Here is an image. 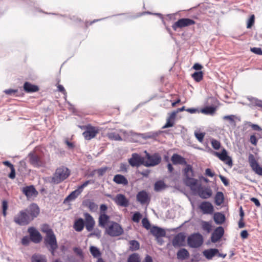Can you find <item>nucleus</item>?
Segmentation results:
<instances>
[{
	"mask_svg": "<svg viewBox=\"0 0 262 262\" xmlns=\"http://www.w3.org/2000/svg\"><path fill=\"white\" fill-rule=\"evenodd\" d=\"M255 16L254 15L252 14L250 16V18L248 20L247 24V28H251L254 24Z\"/></svg>",
	"mask_w": 262,
	"mask_h": 262,
	"instance_id": "603ef678",
	"label": "nucleus"
},
{
	"mask_svg": "<svg viewBox=\"0 0 262 262\" xmlns=\"http://www.w3.org/2000/svg\"><path fill=\"white\" fill-rule=\"evenodd\" d=\"M127 262H141L140 255L137 253L130 254L127 258Z\"/></svg>",
	"mask_w": 262,
	"mask_h": 262,
	"instance_id": "e433bc0d",
	"label": "nucleus"
},
{
	"mask_svg": "<svg viewBox=\"0 0 262 262\" xmlns=\"http://www.w3.org/2000/svg\"><path fill=\"white\" fill-rule=\"evenodd\" d=\"M199 208L204 214H211L214 211V207L212 204L207 201L201 202L199 205Z\"/></svg>",
	"mask_w": 262,
	"mask_h": 262,
	"instance_id": "dca6fc26",
	"label": "nucleus"
},
{
	"mask_svg": "<svg viewBox=\"0 0 262 262\" xmlns=\"http://www.w3.org/2000/svg\"><path fill=\"white\" fill-rule=\"evenodd\" d=\"M57 87L58 91L62 93L65 96H67V92L62 85L58 84Z\"/></svg>",
	"mask_w": 262,
	"mask_h": 262,
	"instance_id": "052dcab7",
	"label": "nucleus"
},
{
	"mask_svg": "<svg viewBox=\"0 0 262 262\" xmlns=\"http://www.w3.org/2000/svg\"><path fill=\"white\" fill-rule=\"evenodd\" d=\"M107 209V207L105 204H102L100 207V213H105V211Z\"/></svg>",
	"mask_w": 262,
	"mask_h": 262,
	"instance_id": "0e129e2a",
	"label": "nucleus"
},
{
	"mask_svg": "<svg viewBox=\"0 0 262 262\" xmlns=\"http://www.w3.org/2000/svg\"><path fill=\"white\" fill-rule=\"evenodd\" d=\"M214 155L217 157L220 160L223 161L229 166H232L233 163L232 159L230 156L228 155L227 151L225 148H223L221 152L214 151Z\"/></svg>",
	"mask_w": 262,
	"mask_h": 262,
	"instance_id": "4468645a",
	"label": "nucleus"
},
{
	"mask_svg": "<svg viewBox=\"0 0 262 262\" xmlns=\"http://www.w3.org/2000/svg\"><path fill=\"white\" fill-rule=\"evenodd\" d=\"M199 196L203 199H207L210 198L212 195V191L209 186H202L200 185L195 190Z\"/></svg>",
	"mask_w": 262,
	"mask_h": 262,
	"instance_id": "9b49d317",
	"label": "nucleus"
},
{
	"mask_svg": "<svg viewBox=\"0 0 262 262\" xmlns=\"http://www.w3.org/2000/svg\"><path fill=\"white\" fill-rule=\"evenodd\" d=\"M213 218L215 222L217 224H223L225 220L224 215L220 212L215 213Z\"/></svg>",
	"mask_w": 262,
	"mask_h": 262,
	"instance_id": "f704fd0d",
	"label": "nucleus"
},
{
	"mask_svg": "<svg viewBox=\"0 0 262 262\" xmlns=\"http://www.w3.org/2000/svg\"><path fill=\"white\" fill-rule=\"evenodd\" d=\"M250 51L255 54L262 55V49L260 48H251Z\"/></svg>",
	"mask_w": 262,
	"mask_h": 262,
	"instance_id": "4d7b16f0",
	"label": "nucleus"
},
{
	"mask_svg": "<svg viewBox=\"0 0 262 262\" xmlns=\"http://www.w3.org/2000/svg\"><path fill=\"white\" fill-rule=\"evenodd\" d=\"M42 232L46 234L43 239V244L48 250L54 255L55 251L58 248V243L56 236L53 230L47 224L43 225L41 227Z\"/></svg>",
	"mask_w": 262,
	"mask_h": 262,
	"instance_id": "f257e3e1",
	"label": "nucleus"
},
{
	"mask_svg": "<svg viewBox=\"0 0 262 262\" xmlns=\"http://www.w3.org/2000/svg\"><path fill=\"white\" fill-rule=\"evenodd\" d=\"M195 22L193 19L188 18H183L179 19L175 22L172 26L173 30L177 31L178 28H182L193 25Z\"/></svg>",
	"mask_w": 262,
	"mask_h": 262,
	"instance_id": "9d476101",
	"label": "nucleus"
},
{
	"mask_svg": "<svg viewBox=\"0 0 262 262\" xmlns=\"http://www.w3.org/2000/svg\"><path fill=\"white\" fill-rule=\"evenodd\" d=\"M251 102H252V103L254 106L259 107H260V108L262 106V101L260 100H259L256 98H253Z\"/></svg>",
	"mask_w": 262,
	"mask_h": 262,
	"instance_id": "5fc2aeb1",
	"label": "nucleus"
},
{
	"mask_svg": "<svg viewBox=\"0 0 262 262\" xmlns=\"http://www.w3.org/2000/svg\"><path fill=\"white\" fill-rule=\"evenodd\" d=\"M31 241L35 243H39L42 239V237L39 232L34 227H29L28 229Z\"/></svg>",
	"mask_w": 262,
	"mask_h": 262,
	"instance_id": "2eb2a0df",
	"label": "nucleus"
},
{
	"mask_svg": "<svg viewBox=\"0 0 262 262\" xmlns=\"http://www.w3.org/2000/svg\"><path fill=\"white\" fill-rule=\"evenodd\" d=\"M186 236L183 233L177 234L172 241V244L175 248H178L185 246Z\"/></svg>",
	"mask_w": 262,
	"mask_h": 262,
	"instance_id": "a211bd4d",
	"label": "nucleus"
},
{
	"mask_svg": "<svg viewBox=\"0 0 262 262\" xmlns=\"http://www.w3.org/2000/svg\"><path fill=\"white\" fill-rule=\"evenodd\" d=\"M224 233V230L222 227H219L215 229L212 234L211 241L213 243H215L219 241Z\"/></svg>",
	"mask_w": 262,
	"mask_h": 262,
	"instance_id": "5701e85b",
	"label": "nucleus"
},
{
	"mask_svg": "<svg viewBox=\"0 0 262 262\" xmlns=\"http://www.w3.org/2000/svg\"><path fill=\"white\" fill-rule=\"evenodd\" d=\"M108 138L112 140L115 141H121L122 140V138L121 136L116 133H110L107 134Z\"/></svg>",
	"mask_w": 262,
	"mask_h": 262,
	"instance_id": "79ce46f5",
	"label": "nucleus"
},
{
	"mask_svg": "<svg viewBox=\"0 0 262 262\" xmlns=\"http://www.w3.org/2000/svg\"><path fill=\"white\" fill-rule=\"evenodd\" d=\"M215 203L217 205H221L224 200V196L223 193L222 192H217L215 194Z\"/></svg>",
	"mask_w": 262,
	"mask_h": 262,
	"instance_id": "c9c22d12",
	"label": "nucleus"
},
{
	"mask_svg": "<svg viewBox=\"0 0 262 262\" xmlns=\"http://www.w3.org/2000/svg\"><path fill=\"white\" fill-rule=\"evenodd\" d=\"M146 154V161H144L145 166L150 167L154 166L159 164L161 161V158L158 154H155L150 155L146 151H145Z\"/></svg>",
	"mask_w": 262,
	"mask_h": 262,
	"instance_id": "6e6552de",
	"label": "nucleus"
},
{
	"mask_svg": "<svg viewBox=\"0 0 262 262\" xmlns=\"http://www.w3.org/2000/svg\"><path fill=\"white\" fill-rule=\"evenodd\" d=\"M205 135V133H200L198 132H194L195 137H196L197 140L201 143L203 142Z\"/></svg>",
	"mask_w": 262,
	"mask_h": 262,
	"instance_id": "49530a36",
	"label": "nucleus"
},
{
	"mask_svg": "<svg viewBox=\"0 0 262 262\" xmlns=\"http://www.w3.org/2000/svg\"><path fill=\"white\" fill-rule=\"evenodd\" d=\"M31 262H47V259L43 255L34 254L31 257Z\"/></svg>",
	"mask_w": 262,
	"mask_h": 262,
	"instance_id": "72a5a7b5",
	"label": "nucleus"
},
{
	"mask_svg": "<svg viewBox=\"0 0 262 262\" xmlns=\"http://www.w3.org/2000/svg\"><path fill=\"white\" fill-rule=\"evenodd\" d=\"M24 91L27 93L36 92L39 91L38 86L32 84L29 82H25L24 84Z\"/></svg>",
	"mask_w": 262,
	"mask_h": 262,
	"instance_id": "c85d7f7f",
	"label": "nucleus"
},
{
	"mask_svg": "<svg viewBox=\"0 0 262 262\" xmlns=\"http://www.w3.org/2000/svg\"><path fill=\"white\" fill-rule=\"evenodd\" d=\"M171 160L174 165L181 164L186 165L187 164L185 159L177 154H174L172 156Z\"/></svg>",
	"mask_w": 262,
	"mask_h": 262,
	"instance_id": "bb28decb",
	"label": "nucleus"
},
{
	"mask_svg": "<svg viewBox=\"0 0 262 262\" xmlns=\"http://www.w3.org/2000/svg\"><path fill=\"white\" fill-rule=\"evenodd\" d=\"M91 183L90 180L84 182L82 185L79 186L76 190L72 191L67 197H66L63 201V203L66 204L67 202L74 200L82 192L83 188L86 187Z\"/></svg>",
	"mask_w": 262,
	"mask_h": 262,
	"instance_id": "0eeeda50",
	"label": "nucleus"
},
{
	"mask_svg": "<svg viewBox=\"0 0 262 262\" xmlns=\"http://www.w3.org/2000/svg\"><path fill=\"white\" fill-rule=\"evenodd\" d=\"M30 163L34 166H38L40 164L39 157L35 154L29 155Z\"/></svg>",
	"mask_w": 262,
	"mask_h": 262,
	"instance_id": "473e14b6",
	"label": "nucleus"
},
{
	"mask_svg": "<svg viewBox=\"0 0 262 262\" xmlns=\"http://www.w3.org/2000/svg\"><path fill=\"white\" fill-rule=\"evenodd\" d=\"M137 200L141 204H145L149 203L150 201V197L148 193L145 190L139 191L137 194Z\"/></svg>",
	"mask_w": 262,
	"mask_h": 262,
	"instance_id": "412c9836",
	"label": "nucleus"
},
{
	"mask_svg": "<svg viewBox=\"0 0 262 262\" xmlns=\"http://www.w3.org/2000/svg\"><path fill=\"white\" fill-rule=\"evenodd\" d=\"M120 171L123 172H127V165L125 163H121L120 166Z\"/></svg>",
	"mask_w": 262,
	"mask_h": 262,
	"instance_id": "680f3d73",
	"label": "nucleus"
},
{
	"mask_svg": "<svg viewBox=\"0 0 262 262\" xmlns=\"http://www.w3.org/2000/svg\"><path fill=\"white\" fill-rule=\"evenodd\" d=\"M105 233L111 236L116 237L122 235L123 229L118 223L112 221L105 227Z\"/></svg>",
	"mask_w": 262,
	"mask_h": 262,
	"instance_id": "20e7f679",
	"label": "nucleus"
},
{
	"mask_svg": "<svg viewBox=\"0 0 262 262\" xmlns=\"http://www.w3.org/2000/svg\"><path fill=\"white\" fill-rule=\"evenodd\" d=\"M83 205L88 208L91 212H96L98 209V205L90 199L84 200L83 202Z\"/></svg>",
	"mask_w": 262,
	"mask_h": 262,
	"instance_id": "cd10ccee",
	"label": "nucleus"
},
{
	"mask_svg": "<svg viewBox=\"0 0 262 262\" xmlns=\"http://www.w3.org/2000/svg\"><path fill=\"white\" fill-rule=\"evenodd\" d=\"M71 171L69 168L64 166L57 168L51 178V182L54 184H58L67 179L70 175Z\"/></svg>",
	"mask_w": 262,
	"mask_h": 262,
	"instance_id": "7ed1b4c3",
	"label": "nucleus"
},
{
	"mask_svg": "<svg viewBox=\"0 0 262 262\" xmlns=\"http://www.w3.org/2000/svg\"><path fill=\"white\" fill-rule=\"evenodd\" d=\"M211 144L212 147L216 150H218L220 148L221 144L220 141L216 140L214 139H212L211 140Z\"/></svg>",
	"mask_w": 262,
	"mask_h": 262,
	"instance_id": "a18cd8bd",
	"label": "nucleus"
},
{
	"mask_svg": "<svg viewBox=\"0 0 262 262\" xmlns=\"http://www.w3.org/2000/svg\"><path fill=\"white\" fill-rule=\"evenodd\" d=\"M110 216L105 213H100L98 219L99 226L101 227L104 228L110 224Z\"/></svg>",
	"mask_w": 262,
	"mask_h": 262,
	"instance_id": "a878e982",
	"label": "nucleus"
},
{
	"mask_svg": "<svg viewBox=\"0 0 262 262\" xmlns=\"http://www.w3.org/2000/svg\"><path fill=\"white\" fill-rule=\"evenodd\" d=\"M150 232L156 237L158 241H159V238L164 237L166 235V232L164 229L156 226H154L151 228Z\"/></svg>",
	"mask_w": 262,
	"mask_h": 262,
	"instance_id": "b1692460",
	"label": "nucleus"
},
{
	"mask_svg": "<svg viewBox=\"0 0 262 262\" xmlns=\"http://www.w3.org/2000/svg\"><path fill=\"white\" fill-rule=\"evenodd\" d=\"M113 181L116 184L127 186L128 184V181L127 178L121 174H117L114 176Z\"/></svg>",
	"mask_w": 262,
	"mask_h": 262,
	"instance_id": "393cba45",
	"label": "nucleus"
},
{
	"mask_svg": "<svg viewBox=\"0 0 262 262\" xmlns=\"http://www.w3.org/2000/svg\"><path fill=\"white\" fill-rule=\"evenodd\" d=\"M129 250L134 251H136L140 248L139 243L136 240H132L129 242Z\"/></svg>",
	"mask_w": 262,
	"mask_h": 262,
	"instance_id": "58836bf2",
	"label": "nucleus"
},
{
	"mask_svg": "<svg viewBox=\"0 0 262 262\" xmlns=\"http://www.w3.org/2000/svg\"><path fill=\"white\" fill-rule=\"evenodd\" d=\"M250 201L253 202L256 207H259L260 206V203L258 200L255 198H251Z\"/></svg>",
	"mask_w": 262,
	"mask_h": 262,
	"instance_id": "774afa93",
	"label": "nucleus"
},
{
	"mask_svg": "<svg viewBox=\"0 0 262 262\" xmlns=\"http://www.w3.org/2000/svg\"><path fill=\"white\" fill-rule=\"evenodd\" d=\"M202 227L203 229L207 232H210L211 230V224L209 222L206 221L202 222Z\"/></svg>",
	"mask_w": 262,
	"mask_h": 262,
	"instance_id": "c03bdc74",
	"label": "nucleus"
},
{
	"mask_svg": "<svg viewBox=\"0 0 262 262\" xmlns=\"http://www.w3.org/2000/svg\"><path fill=\"white\" fill-rule=\"evenodd\" d=\"M219 177L225 186H228L229 185V181L225 177L222 175H220Z\"/></svg>",
	"mask_w": 262,
	"mask_h": 262,
	"instance_id": "e2e57ef3",
	"label": "nucleus"
},
{
	"mask_svg": "<svg viewBox=\"0 0 262 262\" xmlns=\"http://www.w3.org/2000/svg\"><path fill=\"white\" fill-rule=\"evenodd\" d=\"M84 226L88 231H92L94 228L95 222L93 216L89 213H84Z\"/></svg>",
	"mask_w": 262,
	"mask_h": 262,
	"instance_id": "f3484780",
	"label": "nucleus"
},
{
	"mask_svg": "<svg viewBox=\"0 0 262 262\" xmlns=\"http://www.w3.org/2000/svg\"><path fill=\"white\" fill-rule=\"evenodd\" d=\"M217 253H219V250L217 249H209L203 251V255L208 259H212Z\"/></svg>",
	"mask_w": 262,
	"mask_h": 262,
	"instance_id": "c756f323",
	"label": "nucleus"
},
{
	"mask_svg": "<svg viewBox=\"0 0 262 262\" xmlns=\"http://www.w3.org/2000/svg\"><path fill=\"white\" fill-rule=\"evenodd\" d=\"M174 125V121H172L170 119H167L166 124L163 126L162 128H166L173 126Z\"/></svg>",
	"mask_w": 262,
	"mask_h": 262,
	"instance_id": "13d9d810",
	"label": "nucleus"
},
{
	"mask_svg": "<svg viewBox=\"0 0 262 262\" xmlns=\"http://www.w3.org/2000/svg\"><path fill=\"white\" fill-rule=\"evenodd\" d=\"M249 141L251 144L255 146H256L257 145L258 138L256 137L255 134H254L250 136Z\"/></svg>",
	"mask_w": 262,
	"mask_h": 262,
	"instance_id": "8fccbe9b",
	"label": "nucleus"
},
{
	"mask_svg": "<svg viewBox=\"0 0 262 262\" xmlns=\"http://www.w3.org/2000/svg\"><path fill=\"white\" fill-rule=\"evenodd\" d=\"M108 169V167L105 166L101 167L98 169L95 170L94 172H96L99 177L102 176L106 172Z\"/></svg>",
	"mask_w": 262,
	"mask_h": 262,
	"instance_id": "09e8293b",
	"label": "nucleus"
},
{
	"mask_svg": "<svg viewBox=\"0 0 262 262\" xmlns=\"http://www.w3.org/2000/svg\"><path fill=\"white\" fill-rule=\"evenodd\" d=\"M195 81L199 82L203 79V73L202 71L195 72L191 75Z\"/></svg>",
	"mask_w": 262,
	"mask_h": 262,
	"instance_id": "4c0bfd02",
	"label": "nucleus"
},
{
	"mask_svg": "<svg viewBox=\"0 0 262 262\" xmlns=\"http://www.w3.org/2000/svg\"><path fill=\"white\" fill-rule=\"evenodd\" d=\"M247 124L249 127H251L253 130L261 132L262 133V128L258 125L253 124L251 122H248Z\"/></svg>",
	"mask_w": 262,
	"mask_h": 262,
	"instance_id": "de8ad7c7",
	"label": "nucleus"
},
{
	"mask_svg": "<svg viewBox=\"0 0 262 262\" xmlns=\"http://www.w3.org/2000/svg\"><path fill=\"white\" fill-rule=\"evenodd\" d=\"M177 256L178 259L184 260L189 257V253L186 249L182 248L178 251Z\"/></svg>",
	"mask_w": 262,
	"mask_h": 262,
	"instance_id": "2f4dec72",
	"label": "nucleus"
},
{
	"mask_svg": "<svg viewBox=\"0 0 262 262\" xmlns=\"http://www.w3.org/2000/svg\"><path fill=\"white\" fill-rule=\"evenodd\" d=\"M142 217V215L141 213L139 212H135L133 217H132V220L136 223H139L141 218Z\"/></svg>",
	"mask_w": 262,
	"mask_h": 262,
	"instance_id": "864d4df0",
	"label": "nucleus"
},
{
	"mask_svg": "<svg viewBox=\"0 0 262 262\" xmlns=\"http://www.w3.org/2000/svg\"><path fill=\"white\" fill-rule=\"evenodd\" d=\"M215 109L212 106H207L201 110V112L205 114H213L215 112Z\"/></svg>",
	"mask_w": 262,
	"mask_h": 262,
	"instance_id": "37998d69",
	"label": "nucleus"
},
{
	"mask_svg": "<svg viewBox=\"0 0 262 262\" xmlns=\"http://www.w3.org/2000/svg\"><path fill=\"white\" fill-rule=\"evenodd\" d=\"M25 210L31 218V221L37 217L39 213V208L38 205L35 203L31 204Z\"/></svg>",
	"mask_w": 262,
	"mask_h": 262,
	"instance_id": "aec40b11",
	"label": "nucleus"
},
{
	"mask_svg": "<svg viewBox=\"0 0 262 262\" xmlns=\"http://www.w3.org/2000/svg\"><path fill=\"white\" fill-rule=\"evenodd\" d=\"M31 241L30 237L29 238L27 236H25L21 239V244L24 246H27L29 245L30 241Z\"/></svg>",
	"mask_w": 262,
	"mask_h": 262,
	"instance_id": "bf43d9fd",
	"label": "nucleus"
},
{
	"mask_svg": "<svg viewBox=\"0 0 262 262\" xmlns=\"http://www.w3.org/2000/svg\"><path fill=\"white\" fill-rule=\"evenodd\" d=\"M203 239L201 234L195 233L188 237L187 242L188 245L192 248H198L203 244Z\"/></svg>",
	"mask_w": 262,
	"mask_h": 262,
	"instance_id": "1a4fd4ad",
	"label": "nucleus"
},
{
	"mask_svg": "<svg viewBox=\"0 0 262 262\" xmlns=\"http://www.w3.org/2000/svg\"><path fill=\"white\" fill-rule=\"evenodd\" d=\"M248 162L252 170L258 175L262 176V167L260 166L253 154H250L249 155Z\"/></svg>",
	"mask_w": 262,
	"mask_h": 262,
	"instance_id": "f8f14e48",
	"label": "nucleus"
},
{
	"mask_svg": "<svg viewBox=\"0 0 262 262\" xmlns=\"http://www.w3.org/2000/svg\"><path fill=\"white\" fill-rule=\"evenodd\" d=\"M8 208V202L6 200H4L2 202V209H3V214L4 216L7 215V210Z\"/></svg>",
	"mask_w": 262,
	"mask_h": 262,
	"instance_id": "3c124183",
	"label": "nucleus"
},
{
	"mask_svg": "<svg viewBox=\"0 0 262 262\" xmlns=\"http://www.w3.org/2000/svg\"><path fill=\"white\" fill-rule=\"evenodd\" d=\"M22 192L26 196L28 200H30L33 197H36L38 193L32 185L23 187Z\"/></svg>",
	"mask_w": 262,
	"mask_h": 262,
	"instance_id": "6ab92c4d",
	"label": "nucleus"
},
{
	"mask_svg": "<svg viewBox=\"0 0 262 262\" xmlns=\"http://www.w3.org/2000/svg\"><path fill=\"white\" fill-rule=\"evenodd\" d=\"M166 188V185L164 182L159 181L155 183L154 185V189L156 191H160Z\"/></svg>",
	"mask_w": 262,
	"mask_h": 262,
	"instance_id": "ea45409f",
	"label": "nucleus"
},
{
	"mask_svg": "<svg viewBox=\"0 0 262 262\" xmlns=\"http://www.w3.org/2000/svg\"><path fill=\"white\" fill-rule=\"evenodd\" d=\"M114 201L117 205L121 206L127 207L129 205L128 200L122 194H118L114 199Z\"/></svg>",
	"mask_w": 262,
	"mask_h": 262,
	"instance_id": "4be33fe9",
	"label": "nucleus"
},
{
	"mask_svg": "<svg viewBox=\"0 0 262 262\" xmlns=\"http://www.w3.org/2000/svg\"><path fill=\"white\" fill-rule=\"evenodd\" d=\"M31 221L29 215L26 210H21L14 217V222L20 226L28 225Z\"/></svg>",
	"mask_w": 262,
	"mask_h": 262,
	"instance_id": "423d86ee",
	"label": "nucleus"
},
{
	"mask_svg": "<svg viewBox=\"0 0 262 262\" xmlns=\"http://www.w3.org/2000/svg\"><path fill=\"white\" fill-rule=\"evenodd\" d=\"M74 228L77 232L81 231L84 227V222L81 218H79L76 220L74 224Z\"/></svg>",
	"mask_w": 262,
	"mask_h": 262,
	"instance_id": "7c9ffc66",
	"label": "nucleus"
},
{
	"mask_svg": "<svg viewBox=\"0 0 262 262\" xmlns=\"http://www.w3.org/2000/svg\"><path fill=\"white\" fill-rule=\"evenodd\" d=\"M90 251L92 255L96 258H98L101 256V253L99 249L94 246H91Z\"/></svg>",
	"mask_w": 262,
	"mask_h": 262,
	"instance_id": "a19ab883",
	"label": "nucleus"
},
{
	"mask_svg": "<svg viewBox=\"0 0 262 262\" xmlns=\"http://www.w3.org/2000/svg\"><path fill=\"white\" fill-rule=\"evenodd\" d=\"M183 182L185 185L189 187L192 191H195L198 180L193 178L194 171L192 166L190 164H186V167L183 169Z\"/></svg>",
	"mask_w": 262,
	"mask_h": 262,
	"instance_id": "f03ea898",
	"label": "nucleus"
},
{
	"mask_svg": "<svg viewBox=\"0 0 262 262\" xmlns=\"http://www.w3.org/2000/svg\"><path fill=\"white\" fill-rule=\"evenodd\" d=\"M142 223L143 226L145 229L148 230L150 228V223L147 219H146V218L143 219V220L142 221Z\"/></svg>",
	"mask_w": 262,
	"mask_h": 262,
	"instance_id": "6e6d98bb",
	"label": "nucleus"
},
{
	"mask_svg": "<svg viewBox=\"0 0 262 262\" xmlns=\"http://www.w3.org/2000/svg\"><path fill=\"white\" fill-rule=\"evenodd\" d=\"M82 128L85 130L82 133V135L84 139L87 140H90L94 138L100 132L98 127L93 126L91 124L83 126Z\"/></svg>",
	"mask_w": 262,
	"mask_h": 262,
	"instance_id": "39448f33",
	"label": "nucleus"
},
{
	"mask_svg": "<svg viewBox=\"0 0 262 262\" xmlns=\"http://www.w3.org/2000/svg\"><path fill=\"white\" fill-rule=\"evenodd\" d=\"M128 163L132 167H139L141 165L145 166L144 158L137 153H133L132 157L128 160Z\"/></svg>",
	"mask_w": 262,
	"mask_h": 262,
	"instance_id": "ddd939ff",
	"label": "nucleus"
},
{
	"mask_svg": "<svg viewBox=\"0 0 262 262\" xmlns=\"http://www.w3.org/2000/svg\"><path fill=\"white\" fill-rule=\"evenodd\" d=\"M17 92V90H13V89H8L6 90L4 92L9 95H12L13 94H15Z\"/></svg>",
	"mask_w": 262,
	"mask_h": 262,
	"instance_id": "69168bd1",
	"label": "nucleus"
},
{
	"mask_svg": "<svg viewBox=\"0 0 262 262\" xmlns=\"http://www.w3.org/2000/svg\"><path fill=\"white\" fill-rule=\"evenodd\" d=\"M249 236V234L248 233V231L246 230H243L241 232V236L243 239L247 238Z\"/></svg>",
	"mask_w": 262,
	"mask_h": 262,
	"instance_id": "338daca9",
	"label": "nucleus"
}]
</instances>
